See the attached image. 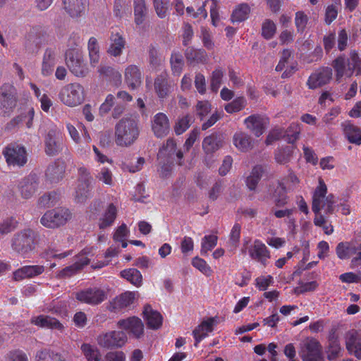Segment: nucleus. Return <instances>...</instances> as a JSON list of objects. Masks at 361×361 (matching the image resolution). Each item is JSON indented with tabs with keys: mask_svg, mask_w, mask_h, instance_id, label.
Instances as JSON below:
<instances>
[{
	"mask_svg": "<svg viewBox=\"0 0 361 361\" xmlns=\"http://www.w3.org/2000/svg\"><path fill=\"white\" fill-rule=\"evenodd\" d=\"M130 0H116L114 13L116 16L122 17L126 13H130Z\"/></svg>",
	"mask_w": 361,
	"mask_h": 361,
	"instance_id": "603ef678",
	"label": "nucleus"
},
{
	"mask_svg": "<svg viewBox=\"0 0 361 361\" xmlns=\"http://www.w3.org/2000/svg\"><path fill=\"white\" fill-rule=\"evenodd\" d=\"M264 172L263 168L261 166H255L250 175L247 178V186L250 190H255L259 180H260L262 175Z\"/></svg>",
	"mask_w": 361,
	"mask_h": 361,
	"instance_id": "37998d69",
	"label": "nucleus"
},
{
	"mask_svg": "<svg viewBox=\"0 0 361 361\" xmlns=\"http://www.w3.org/2000/svg\"><path fill=\"white\" fill-rule=\"evenodd\" d=\"M82 354L86 361H105V354L103 355L99 348L90 343H82L80 347Z\"/></svg>",
	"mask_w": 361,
	"mask_h": 361,
	"instance_id": "bb28decb",
	"label": "nucleus"
},
{
	"mask_svg": "<svg viewBox=\"0 0 361 361\" xmlns=\"http://www.w3.org/2000/svg\"><path fill=\"white\" fill-rule=\"evenodd\" d=\"M222 145V140L216 135H212L205 137L202 142V147L207 154L212 153Z\"/></svg>",
	"mask_w": 361,
	"mask_h": 361,
	"instance_id": "58836bf2",
	"label": "nucleus"
},
{
	"mask_svg": "<svg viewBox=\"0 0 361 361\" xmlns=\"http://www.w3.org/2000/svg\"><path fill=\"white\" fill-rule=\"evenodd\" d=\"M300 355L302 361H324L322 347L319 342L313 338H307L302 341Z\"/></svg>",
	"mask_w": 361,
	"mask_h": 361,
	"instance_id": "1a4fd4ad",
	"label": "nucleus"
},
{
	"mask_svg": "<svg viewBox=\"0 0 361 361\" xmlns=\"http://www.w3.org/2000/svg\"><path fill=\"white\" fill-rule=\"evenodd\" d=\"M44 267L42 265L24 266L13 272V279L20 281L25 279L33 278L42 274Z\"/></svg>",
	"mask_w": 361,
	"mask_h": 361,
	"instance_id": "b1692460",
	"label": "nucleus"
},
{
	"mask_svg": "<svg viewBox=\"0 0 361 361\" xmlns=\"http://www.w3.org/2000/svg\"><path fill=\"white\" fill-rule=\"evenodd\" d=\"M191 264L195 268L198 269L206 276H210L213 273L212 268L207 262L199 257H195L192 258Z\"/></svg>",
	"mask_w": 361,
	"mask_h": 361,
	"instance_id": "3c124183",
	"label": "nucleus"
},
{
	"mask_svg": "<svg viewBox=\"0 0 361 361\" xmlns=\"http://www.w3.org/2000/svg\"><path fill=\"white\" fill-rule=\"evenodd\" d=\"M139 133L137 123L135 120L122 118L115 128V142L118 146H130L137 139Z\"/></svg>",
	"mask_w": 361,
	"mask_h": 361,
	"instance_id": "f03ea898",
	"label": "nucleus"
},
{
	"mask_svg": "<svg viewBox=\"0 0 361 361\" xmlns=\"http://www.w3.org/2000/svg\"><path fill=\"white\" fill-rule=\"evenodd\" d=\"M293 153V147L286 146L279 149L275 153V159L279 164L288 162Z\"/></svg>",
	"mask_w": 361,
	"mask_h": 361,
	"instance_id": "8fccbe9b",
	"label": "nucleus"
},
{
	"mask_svg": "<svg viewBox=\"0 0 361 361\" xmlns=\"http://www.w3.org/2000/svg\"><path fill=\"white\" fill-rule=\"evenodd\" d=\"M332 66L338 80L344 75L350 77L354 72L356 75H361V60L355 51H350L347 61L343 56L338 57L333 61Z\"/></svg>",
	"mask_w": 361,
	"mask_h": 361,
	"instance_id": "7ed1b4c3",
	"label": "nucleus"
},
{
	"mask_svg": "<svg viewBox=\"0 0 361 361\" xmlns=\"http://www.w3.org/2000/svg\"><path fill=\"white\" fill-rule=\"evenodd\" d=\"M147 13L145 0H134V15L136 25H141Z\"/></svg>",
	"mask_w": 361,
	"mask_h": 361,
	"instance_id": "a19ab883",
	"label": "nucleus"
},
{
	"mask_svg": "<svg viewBox=\"0 0 361 361\" xmlns=\"http://www.w3.org/2000/svg\"><path fill=\"white\" fill-rule=\"evenodd\" d=\"M243 253L248 252L250 257L259 262L264 267H266L268 260L271 258L269 250L260 240L256 239L250 244L248 242L243 245L241 250Z\"/></svg>",
	"mask_w": 361,
	"mask_h": 361,
	"instance_id": "423d86ee",
	"label": "nucleus"
},
{
	"mask_svg": "<svg viewBox=\"0 0 361 361\" xmlns=\"http://www.w3.org/2000/svg\"><path fill=\"white\" fill-rule=\"evenodd\" d=\"M71 213L66 208L47 211L41 218V224L49 228H58L64 225L71 219Z\"/></svg>",
	"mask_w": 361,
	"mask_h": 361,
	"instance_id": "6e6552de",
	"label": "nucleus"
},
{
	"mask_svg": "<svg viewBox=\"0 0 361 361\" xmlns=\"http://www.w3.org/2000/svg\"><path fill=\"white\" fill-rule=\"evenodd\" d=\"M245 105L246 99L243 97H240L228 103L225 106V110L228 114H233L241 111L245 108Z\"/></svg>",
	"mask_w": 361,
	"mask_h": 361,
	"instance_id": "5fc2aeb1",
	"label": "nucleus"
},
{
	"mask_svg": "<svg viewBox=\"0 0 361 361\" xmlns=\"http://www.w3.org/2000/svg\"><path fill=\"white\" fill-rule=\"evenodd\" d=\"M233 144L242 152H247L253 146L251 137L243 132H238L234 135Z\"/></svg>",
	"mask_w": 361,
	"mask_h": 361,
	"instance_id": "473e14b6",
	"label": "nucleus"
},
{
	"mask_svg": "<svg viewBox=\"0 0 361 361\" xmlns=\"http://www.w3.org/2000/svg\"><path fill=\"white\" fill-rule=\"evenodd\" d=\"M346 348L355 357L361 359V334L352 330L347 333L345 337Z\"/></svg>",
	"mask_w": 361,
	"mask_h": 361,
	"instance_id": "5701e85b",
	"label": "nucleus"
},
{
	"mask_svg": "<svg viewBox=\"0 0 361 361\" xmlns=\"http://www.w3.org/2000/svg\"><path fill=\"white\" fill-rule=\"evenodd\" d=\"M120 276L137 287L140 286L142 284V275L136 269L130 268L123 270L121 271Z\"/></svg>",
	"mask_w": 361,
	"mask_h": 361,
	"instance_id": "4c0bfd02",
	"label": "nucleus"
},
{
	"mask_svg": "<svg viewBox=\"0 0 361 361\" xmlns=\"http://www.w3.org/2000/svg\"><path fill=\"white\" fill-rule=\"evenodd\" d=\"M331 78L332 70L328 67H323L309 77L307 85L310 89H316L329 83Z\"/></svg>",
	"mask_w": 361,
	"mask_h": 361,
	"instance_id": "a211bd4d",
	"label": "nucleus"
},
{
	"mask_svg": "<svg viewBox=\"0 0 361 361\" xmlns=\"http://www.w3.org/2000/svg\"><path fill=\"white\" fill-rule=\"evenodd\" d=\"M66 63L73 74L84 77L88 72L82 51L78 49H70L66 54Z\"/></svg>",
	"mask_w": 361,
	"mask_h": 361,
	"instance_id": "39448f33",
	"label": "nucleus"
},
{
	"mask_svg": "<svg viewBox=\"0 0 361 361\" xmlns=\"http://www.w3.org/2000/svg\"><path fill=\"white\" fill-rule=\"evenodd\" d=\"M30 87L34 91L35 95L39 99L41 109L44 112H49L51 106L53 104L50 97L46 94L41 95L39 89L35 84L30 83Z\"/></svg>",
	"mask_w": 361,
	"mask_h": 361,
	"instance_id": "79ce46f5",
	"label": "nucleus"
},
{
	"mask_svg": "<svg viewBox=\"0 0 361 361\" xmlns=\"http://www.w3.org/2000/svg\"><path fill=\"white\" fill-rule=\"evenodd\" d=\"M291 56V51L288 49L283 51L281 59L276 67V71H281L285 69L282 74V78H288L291 76L297 70V63L295 61H289Z\"/></svg>",
	"mask_w": 361,
	"mask_h": 361,
	"instance_id": "412c9836",
	"label": "nucleus"
},
{
	"mask_svg": "<svg viewBox=\"0 0 361 361\" xmlns=\"http://www.w3.org/2000/svg\"><path fill=\"white\" fill-rule=\"evenodd\" d=\"M36 361H65L58 354L44 350L37 353Z\"/></svg>",
	"mask_w": 361,
	"mask_h": 361,
	"instance_id": "0e129e2a",
	"label": "nucleus"
},
{
	"mask_svg": "<svg viewBox=\"0 0 361 361\" xmlns=\"http://www.w3.org/2000/svg\"><path fill=\"white\" fill-rule=\"evenodd\" d=\"M141 73L135 65L128 66L124 72V80L128 87L130 89H135L141 84Z\"/></svg>",
	"mask_w": 361,
	"mask_h": 361,
	"instance_id": "393cba45",
	"label": "nucleus"
},
{
	"mask_svg": "<svg viewBox=\"0 0 361 361\" xmlns=\"http://www.w3.org/2000/svg\"><path fill=\"white\" fill-rule=\"evenodd\" d=\"M326 193L327 186L324 180L319 178V184L313 192L312 209L315 214L314 224L320 227L326 222L324 217L320 214V211L323 210L326 214H332L336 203L335 197L332 194L326 195Z\"/></svg>",
	"mask_w": 361,
	"mask_h": 361,
	"instance_id": "f257e3e1",
	"label": "nucleus"
},
{
	"mask_svg": "<svg viewBox=\"0 0 361 361\" xmlns=\"http://www.w3.org/2000/svg\"><path fill=\"white\" fill-rule=\"evenodd\" d=\"M87 47L90 63L92 66H95L99 60V45L97 39L91 37L89 39Z\"/></svg>",
	"mask_w": 361,
	"mask_h": 361,
	"instance_id": "a18cd8bd",
	"label": "nucleus"
},
{
	"mask_svg": "<svg viewBox=\"0 0 361 361\" xmlns=\"http://www.w3.org/2000/svg\"><path fill=\"white\" fill-rule=\"evenodd\" d=\"M143 314L149 328L157 329L161 326L162 316L159 312L153 310L149 305L145 307Z\"/></svg>",
	"mask_w": 361,
	"mask_h": 361,
	"instance_id": "cd10ccee",
	"label": "nucleus"
},
{
	"mask_svg": "<svg viewBox=\"0 0 361 361\" xmlns=\"http://www.w3.org/2000/svg\"><path fill=\"white\" fill-rule=\"evenodd\" d=\"M118 327L126 331L130 336L139 338L143 335L144 324L137 317H130L118 322Z\"/></svg>",
	"mask_w": 361,
	"mask_h": 361,
	"instance_id": "2eb2a0df",
	"label": "nucleus"
},
{
	"mask_svg": "<svg viewBox=\"0 0 361 361\" xmlns=\"http://www.w3.org/2000/svg\"><path fill=\"white\" fill-rule=\"evenodd\" d=\"M246 128L255 136L262 135L269 124V118L266 116L254 114L248 116L244 121Z\"/></svg>",
	"mask_w": 361,
	"mask_h": 361,
	"instance_id": "dca6fc26",
	"label": "nucleus"
},
{
	"mask_svg": "<svg viewBox=\"0 0 361 361\" xmlns=\"http://www.w3.org/2000/svg\"><path fill=\"white\" fill-rule=\"evenodd\" d=\"M37 183L32 178L22 180L19 185V190L22 197L24 199L32 197L37 191Z\"/></svg>",
	"mask_w": 361,
	"mask_h": 361,
	"instance_id": "c9c22d12",
	"label": "nucleus"
},
{
	"mask_svg": "<svg viewBox=\"0 0 361 361\" xmlns=\"http://www.w3.org/2000/svg\"><path fill=\"white\" fill-rule=\"evenodd\" d=\"M300 180L298 176L294 173L290 172L281 183L282 190L293 191L298 188Z\"/></svg>",
	"mask_w": 361,
	"mask_h": 361,
	"instance_id": "49530a36",
	"label": "nucleus"
},
{
	"mask_svg": "<svg viewBox=\"0 0 361 361\" xmlns=\"http://www.w3.org/2000/svg\"><path fill=\"white\" fill-rule=\"evenodd\" d=\"M357 252V246L353 242H341L336 247V253L341 259H349Z\"/></svg>",
	"mask_w": 361,
	"mask_h": 361,
	"instance_id": "2f4dec72",
	"label": "nucleus"
},
{
	"mask_svg": "<svg viewBox=\"0 0 361 361\" xmlns=\"http://www.w3.org/2000/svg\"><path fill=\"white\" fill-rule=\"evenodd\" d=\"M17 104L16 90L10 84H4L0 87V115H9Z\"/></svg>",
	"mask_w": 361,
	"mask_h": 361,
	"instance_id": "9d476101",
	"label": "nucleus"
},
{
	"mask_svg": "<svg viewBox=\"0 0 361 361\" xmlns=\"http://www.w3.org/2000/svg\"><path fill=\"white\" fill-rule=\"evenodd\" d=\"M217 322L214 317H209L204 319L192 331L194 338L195 340V345L197 346L198 343L209 333L214 330V326Z\"/></svg>",
	"mask_w": 361,
	"mask_h": 361,
	"instance_id": "aec40b11",
	"label": "nucleus"
},
{
	"mask_svg": "<svg viewBox=\"0 0 361 361\" xmlns=\"http://www.w3.org/2000/svg\"><path fill=\"white\" fill-rule=\"evenodd\" d=\"M276 25L270 20H266L262 27V35L265 39H271L276 33Z\"/></svg>",
	"mask_w": 361,
	"mask_h": 361,
	"instance_id": "680f3d73",
	"label": "nucleus"
},
{
	"mask_svg": "<svg viewBox=\"0 0 361 361\" xmlns=\"http://www.w3.org/2000/svg\"><path fill=\"white\" fill-rule=\"evenodd\" d=\"M65 172V166L63 163H54L49 166L47 169V176L53 182H56L62 178Z\"/></svg>",
	"mask_w": 361,
	"mask_h": 361,
	"instance_id": "e433bc0d",
	"label": "nucleus"
},
{
	"mask_svg": "<svg viewBox=\"0 0 361 361\" xmlns=\"http://www.w3.org/2000/svg\"><path fill=\"white\" fill-rule=\"evenodd\" d=\"M64 8L72 16H77L84 9L83 0H62Z\"/></svg>",
	"mask_w": 361,
	"mask_h": 361,
	"instance_id": "ea45409f",
	"label": "nucleus"
},
{
	"mask_svg": "<svg viewBox=\"0 0 361 361\" xmlns=\"http://www.w3.org/2000/svg\"><path fill=\"white\" fill-rule=\"evenodd\" d=\"M61 56L59 52L55 49H47L42 64V73L47 76L52 73L54 67L59 62Z\"/></svg>",
	"mask_w": 361,
	"mask_h": 361,
	"instance_id": "4be33fe9",
	"label": "nucleus"
},
{
	"mask_svg": "<svg viewBox=\"0 0 361 361\" xmlns=\"http://www.w3.org/2000/svg\"><path fill=\"white\" fill-rule=\"evenodd\" d=\"M152 130L157 137L168 135L170 131L169 120L164 113L157 114L152 121Z\"/></svg>",
	"mask_w": 361,
	"mask_h": 361,
	"instance_id": "6ab92c4d",
	"label": "nucleus"
},
{
	"mask_svg": "<svg viewBox=\"0 0 361 361\" xmlns=\"http://www.w3.org/2000/svg\"><path fill=\"white\" fill-rule=\"evenodd\" d=\"M218 237L216 235H205L201 241L200 252L203 255H206L211 251L217 244Z\"/></svg>",
	"mask_w": 361,
	"mask_h": 361,
	"instance_id": "c03bdc74",
	"label": "nucleus"
},
{
	"mask_svg": "<svg viewBox=\"0 0 361 361\" xmlns=\"http://www.w3.org/2000/svg\"><path fill=\"white\" fill-rule=\"evenodd\" d=\"M76 298L81 302L91 305L101 303L106 299L105 292L97 288H90L76 293Z\"/></svg>",
	"mask_w": 361,
	"mask_h": 361,
	"instance_id": "4468645a",
	"label": "nucleus"
},
{
	"mask_svg": "<svg viewBox=\"0 0 361 361\" xmlns=\"http://www.w3.org/2000/svg\"><path fill=\"white\" fill-rule=\"evenodd\" d=\"M34 114V110L31 108L26 113L16 117L13 122L16 125L25 126L27 128H30L32 126Z\"/></svg>",
	"mask_w": 361,
	"mask_h": 361,
	"instance_id": "de8ad7c7",
	"label": "nucleus"
},
{
	"mask_svg": "<svg viewBox=\"0 0 361 361\" xmlns=\"http://www.w3.org/2000/svg\"><path fill=\"white\" fill-rule=\"evenodd\" d=\"M251 12L250 6L246 3L238 4L233 9L231 20L233 23H240L249 18Z\"/></svg>",
	"mask_w": 361,
	"mask_h": 361,
	"instance_id": "72a5a7b5",
	"label": "nucleus"
},
{
	"mask_svg": "<svg viewBox=\"0 0 361 361\" xmlns=\"http://www.w3.org/2000/svg\"><path fill=\"white\" fill-rule=\"evenodd\" d=\"M58 97L63 104L69 107H75L85 101V89L80 83H69L61 88Z\"/></svg>",
	"mask_w": 361,
	"mask_h": 361,
	"instance_id": "20e7f679",
	"label": "nucleus"
},
{
	"mask_svg": "<svg viewBox=\"0 0 361 361\" xmlns=\"http://www.w3.org/2000/svg\"><path fill=\"white\" fill-rule=\"evenodd\" d=\"M139 295L137 292L127 291L114 299L113 307L115 310L123 309L132 305Z\"/></svg>",
	"mask_w": 361,
	"mask_h": 361,
	"instance_id": "c756f323",
	"label": "nucleus"
},
{
	"mask_svg": "<svg viewBox=\"0 0 361 361\" xmlns=\"http://www.w3.org/2000/svg\"><path fill=\"white\" fill-rule=\"evenodd\" d=\"M145 159L142 157H139L135 164L133 163H122L121 167L123 171H128L130 173H135L142 169Z\"/></svg>",
	"mask_w": 361,
	"mask_h": 361,
	"instance_id": "e2e57ef3",
	"label": "nucleus"
},
{
	"mask_svg": "<svg viewBox=\"0 0 361 361\" xmlns=\"http://www.w3.org/2000/svg\"><path fill=\"white\" fill-rule=\"evenodd\" d=\"M96 178L103 183L111 185L114 183V177L111 171L106 167H103L96 175Z\"/></svg>",
	"mask_w": 361,
	"mask_h": 361,
	"instance_id": "bf43d9fd",
	"label": "nucleus"
},
{
	"mask_svg": "<svg viewBox=\"0 0 361 361\" xmlns=\"http://www.w3.org/2000/svg\"><path fill=\"white\" fill-rule=\"evenodd\" d=\"M300 125L298 123H291L285 133V136L288 143H294L299 137L300 133Z\"/></svg>",
	"mask_w": 361,
	"mask_h": 361,
	"instance_id": "864d4df0",
	"label": "nucleus"
},
{
	"mask_svg": "<svg viewBox=\"0 0 361 361\" xmlns=\"http://www.w3.org/2000/svg\"><path fill=\"white\" fill-rule=\"evenodd\" d=\"M3 154L8 166H23L27 160L25 147L17 143L8 145L4 149Z\"/></svg>",
	"mask_w": 361,
	"mask_h": 361,
	"instance_id": "9b49d317",
	"label": "nucleus"
},
{
	"mask_svg": "<svg viewBox=\"0 0 361 361\" xmlns=\"http://www.w3.org/2000/svg\"><path fill=\"white\" fill-rule=\"evenodd\" d=\"M154 7L159 18H164L169 8V0H153Z\"/></svg>",
	"mask_w": 361,
	"mask_h": 361,
	"instance_id": "338daca9",
	"label": "nucleus"
},
{
	"mask_svg": "<svg viewBox=\"0 0 361 361\" xmlns=\"http://www.w3.org/2000/svg\"><path fill=\"white\" fill-rule=\"evenodd\" d=\"M35 233L30 228L17 233L12 240V247L17 252L25 255L34 248Z\"/></svg>",
	"mask_w": 361,
	"mask_h": 361,
	"instance_id": "0eeeda50",
	"label": "nucleus"
},
{
	"mask_svg": "<svg viewBox=\"0 0 361 361\" xmlns=\"http://www.w3.org/2000/svg\"><path fill=\"white\" fill-rule=\"evenodd\" d=\"M339 279L342 283H358L361 281V272H346L339 276Z\"/></svg>",
	"mask_w": 361,
	"mask_h": 361,
	"instance_id": "69168bd1",
	"label": "nucleus"
},
{
	"mask_svg": "<svg viewBox=\"0 0 361 361\" xmlns=\"http://www.w3.org/2000/svg\"><path fill=\"white\" fill-rule=\"evenodd\" d=\"M185 55L188 61L197 63H204L207 59V55L204 51L192 48H188L186 50Z\"/></svg>",
	"mask_w": 361,
	"mask_h": 361,
	"instance_id": "09e8293b",
	"label": "nucleus"
},
{
	"mask_svg": "<svg viewBox=\"0 0 361 361\" xmlns=\"http://www.w3.org/2000/svg\"><path fill=\"white\" fill-rule=\"evenodd\" d=\"M60 149L59 144L55 140V139L50 135L48 134L45 139V152L48 155L56 154Z\"/></svg>",
	"mask_w": 361,
	"mask_h": 361,
	"instance_id": "052dcab7",
	"label": "nucleus"
},
{
	"mask_svg": "<svg viewBox=\"0 0 361 361\" xmlns=\"http://www.w3.org/2000/svg\"><path fill=\"white\" fill-rule=\"evenodd\" d=\"M154 88L160 98H164L168 94L169 88L166 79L164 76L161 75L156 79L154 82Z\"/></svg>",
	"mask_w": 361,
	"mask_h": 361,
	"instance_id": "6e6d98bb",
	"label": "nucleus"
},
{
	"mask_svg": "<svg viewBox=\"0 0 361 361\" xmlns=\"http://www.w3.org/2000/svg\"><path fill=\"white\" fill-rule=\"evenodd\" d=\"M341 346L336 338L332 337L329 339V344L327 350V357L330 360H335L340 355Z\"/></svg>",
	"mask_w": 361,
	"mask_h": 361,
	"instance_id": "4d7b16f0",
	"label": "nucleus"
},
{
	"mask_svg": "<svg viewBox=\"0 0 361 361\" xmlns=\"http://www.w3.org/2000/svg\"><path fill=\"white\" fill-rule=\"evenodd\" d=\"M273 283L274 278L271 275H262L255 280V287L262 291L266 290Z\"/></svg>",
	"mask_w": 361,
	"mask_h": 361,
	"instance_id": "13d9d810",
	"label": "nucleus"
},
{
	"mask_svg": "<svg viewBox=\"0 0 361 361\" xmlns=\"http://www.w3.org/2000/svg\"><path fill=\"white\" fill-rule=\"evenodd\" d=\"M78 176L75 198L78 202H83L88 196L91 176L85 168L78 169Z\"/></svg>",
	"mask_w": 361,
	"mask_h": 361,
	"instance_id": "f3484780",
	"label": "nucleus"
},
{
	"mask_svg": "<svg viewBox=\"0 0 361 361\" xmlns=\"http://www.w3.org/2000/svg\"><path fill=\"white\" fill-rule=\"evenodd\" d=\"M126 42L123 37L118 32L111 33L110 44L108 48V53L114 56H118L122 54Z\"/></svg>",
	"mask_w": 361,
	"mask_h": 361,
	"instance_id": "c85d7f7f",
	"label": "nucleus"
},
{
	"mask_svg": "<svg viewBox=\"0 0 361 361\" xmlns=\"http://www.w3.org/2000/svg\"><path fill=\"white\" fill-rule=\"evenodd\" d=\"M342 126L344 134L350 142L361 145V130L358 127L350 122L343 123Z\"/></svg>",
	"mask_w": 361,
	"mask_h": 361,
	"instance_id": "7c9ffc66",
	"label": "nucleus"
},
{
	"mask_svg": "<svg viewBox=\"0 0 361 361\" xmlns=\"http://www.w3.org/2000/svg\"><path fill=\"white\" fill-rule=\"evenodd\" d=\"M283 137H286L283 128H274L269 133L265 142L267 145H269L273 144L275 141L280 140Z\"/></svg>",
	"mask_w": 361,
	"mask_h": 361,
	"instance_id": "774afa93",
	"label": "nucleus"
},
{
	"mask_svg": "<svg viewBox=\"0 0 361 361\" xmlns=\"http://www.w3.org/2000/svg\"><path fill=\"white\" fill-rule=\"evenodd\" d=\"M92 248H85L75 257V263L60 271L57 274V277L59 279L68 278L79 272L84 266L88 264L90 262L89 256H90Z\"/></svg>",
	"mask_w": 361,
	"mask_h": 361,
	"instance_id": "f8f14e48",
	"label": "nucleus"
},
{
	"mask_svg": "<svg viewBox=\"0 0 361 361\" xmlns=\"http://www.w3.org/2000/svg\"><path fill=\"white\" fill-rule=\"evenodd\" d=\"M117 215L116 207L111 203L106 207L103 216L99 219V226L100 228L104 229L106 227L111 226Z\"/></svg>",
	"mask_w": 361,
	"mask_h": 361,
	"instance_id": "f704fd0d",
	"label": "nucleus"
},
{
	"mask_svg": "<svg viewBox=\"0 0 361 361\" xmlns=\"http://www.w3.org/2000/svg\"><path fill=\"white\" fill-rule=\"evenodd\" d=\"M31 323L42 328L56 329L60 331L63 329V324L56 319L47 315L33 317L31 319Z\"/></svg>",
	"mask_w": 361,
	"mask_h": 361,
	"instance_id": "a878e982",
	"label": "nucleus"
},
{
	"mask_svg": "<svg viewBox=\"0 0 361 361\" xmlns=\"http://www.w3.org/2000/svg\"><path fill=\"white\" fill-rule=\"evenodd\" d=\"M127 336L123 331H111L97 337L98 344L103 348H121L127 342Z\"/></svg>",
	"mask_w": 361,
	"mask_h": 361,
	"instance_id": "ddd939ff",
	"label": "nucleus"
}]
</instances>
